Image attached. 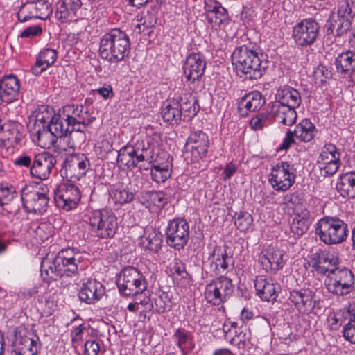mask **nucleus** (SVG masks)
<instances>
[{
  "label": "nucleus",
  "mask_w": 355,
  "mask_h": 355,
  "mask_svg": "<svg viewBox=\"0 0 355 355\" xmlns=\"http://www.w3.org/2000/svg\"><path fill=\"white\" fill-rule=\"evenodd\" d=\"M282 252L274 248H268L262 252L259 259L266 271L275 272L280 270L284 264Z\"/></svg>",
  "instance_id": "nucleus-29"
},
{
  "label": "nucleus",
  "mask_w": 355,
  "mask_h": 355,
  "mask_svg": "<svg viewBox=\"0 0 355 355\" xmlns=\"http://www.w3.org/2000/svg\"><path fill=\"white\" fill-rule=\"evenodd\" d=\"M263 57L253 46L242 45L233 51L232 62L241 78L257 80L262 77L268 68V62L262 60Z\"/></svg>",
  "instance_id": "nucleus-2"
},
{
  "label": "nucleus",
  "mask_w": 355,
  "mask_h": 355,
  "mask_svg": "<svg viewBox=\"0 0 355 355\" xmlns=\"http://www.w3.org/2000/svg\"><path fill=\"white\" fill-rule=\"evenodd\" d=\"M301 200L302 198H300L297 192L289 193L284 196L283 204L288 208L293 209L295 213H297L305 209L302 205Z\"/></svg>",
  "instance_id": "nucleus-51"
},
{
  "label": "nucleus",
  "mask_w": 355,
  "mask_h": 355,
  "mask_svg": "<svg viewBox=\"0 0 355 355\" xmlns=\"http://www.w3.org/2000/svg\"><path fill=\"white\" fill-rule=\"evenodd\" d=\"M110 196L115 202L119 204H125L131 202L134 199V194L121 187H114L111 191Z\"/></svg>",
  "instance_id": "nucleus-48"
},
{
  "label": "nucleus",
  "mask_w": 355,
  "mask_h": 355,
  "mask_svg": "<svg viewBox=\"0 0 355 355\" xmlns=\"http://www.w3.org/2000/svg\"><path fill=\"white\" fill-rule=\"evenodd\" d=\"M311 223L309 211L307 209H302L301 211L295 213L291 225V230L293 234L302 236L307 232Z\"/></svg>",
  "instance_id": "nucleus-40"
},
{
  "label": "nucleus",
  "mask_w": 355,
  "mask_h": 355,
  "mask_svg": "<svg viewBox=\"0 0 355 355\" xmlns=\"http://www.w3.org/2000/svg\"><path fill=\"white\" fill-rule=\"evenodd\" d=\"M253 223V218L247 211H240L234 216V224L237 229L241 232L248 230Z\"/></svg>",
  "instance_id": "nucleus-50"
},
{
  "label": "nucleus",
  "mask_w": 355,
  "mask_h": 355,
  "mask_svg": "<svg viewBox=\"0 0 355 355\" xmlns=\"http://www.w3.org/2000/svg\"><path fill=\"white\" fill-rule=\"evenodd\" d=\"M19 80L15 76H5L0 80V100L10 103L15 101L19 95Z\"/></svg>",
  "instance_id": "nucleus-28"
},
{
  "label": "nucleus",
  "mask_w": 355,
  "mask_h": 355,
  "mask_svg": "<svg viewBox=\"0 0 355 355\" xmlns=\"http://www.w3.org/2000/svg\"><path fill=\"white\" fill-rule=\"evenodd\" d=\"M176 95L181 105L183 120H191L199 112L200 106L197 98L192 94L183 91Z\"/></svg>",
  "instance_id": "nucleus-31"
},
{
  "label": "nucleus",
  "mask_w": 355,
  "mask_h": 355,
  "mask_svg": "<svg viewBox=\"0 0 355 355\" xmlns=\"http://www.w3.org/2000/svg\"><path fill=\"white\" fill-rule=\"evenodd\" d=\"M100 351V344L95 340H87L85 343V355H97Z\"/></svg>",
  "instance_id": "nucleus-58"
},
{
  "label": "nucleus",
  "mask_w": 355,
  "mask_h": 355,
  "mask_svg": "<svg viewBox=\"0 0 355 355\" xmlns=\"http://www.w3.org/2000/svg\"><path fill=\"white\" fill-rule=\"evenodd\" d=\"M315 234L326 245H336L345 241L348 236L347 224L337 216H324L315 224Z\"/></svg>",
  "instance_id": "nucleus-5"
},
{
  "label": "nucleus",
  "mask_w": 355,
  "mask_h": 355,
  "mask_svg": "<svg viewBox=\"0 0 355 355\" xmlns=\"http://www.w3.org/2000/svg\"><path fill=\"white\" fill-rule=\"evenodd\" d=\"M97 93L104 99H111L114 97V93L110 85H104L96 90Z\"/></svg>",
  "instance_id": "nucleus-62"
},
{
  "label": "nucleus",
  "mask_w": 355,
  "mask_h": 355,
  "mask_svg": "<svg viewBox=\"0 0 355 355\" xmlns=\"http://www.w3.org/2000/svg\"><path fill=\"white\" fill-rule=\"evenodd\" d=\"M189 239V225L183 218L171 220L166 229V241L168 245L180 250L187 244Z\"/></svg>",
  "instance_id": "nucleus-10"
},
{
  "label": "nucleus",
  "mask_w": 355,
  "mask_h": 355,
  "mask_svg": "<svg viewBox=\"0 0 355 355\" xmlns=\"http://www.w3.org/2000/svg\"><path fill=\"white\" fill-rule=\"evenodd\" d=\"M213 258H215L216 266H220L223 270H232L234 266V259L232 254L227 252V250H223L221 247L216 246L211 254Z\"/></svg>",
  "instance_id": "nucleus-45"
},
{
  "label": "nucleus",
  "mask_w": 355,
  "mask_h": 355,
  "mask_svg": "<svg viewBox=\"0 0 355 355\" xmlns=\"http://www.w3.org/2000/svg\"><path fill=\"white\" fill-rule=\"evenodd\" d=\"M12 345L15 347L13 355H35L38 351V344L33 338V334L26 328L19 327L14 331Z\"/></svg>",
  "instance_id": "nucleus-17"
},
{
  "label": "nucleus",
  "mask_w": 355,
  "mask_h": 355,
  "mask_svg": "<svg viewBox=\"0 0 355 355\" xmlns=\"http://www.w3.org/2000/svg\"><path fill=\"white\" fill-rule=\"evenodd\" d=\"M288 301L300 313L308 314L318 306L320 300L315 291L309 288H300L289 291Z\"/></svg>",
  "instance_id": "nucleus-12"
},
{
  "label": "nucleus",
  "mask_w": 355,
  "mask_h": 355,
  "mask_svg": "<svg viewBox=\"0 0 355 355\" xmlns=\"http://www.w3.org/2000/svg\"><path fill=\"white\" fill-rule=\"evenodd\" d=\"M257 295L263 301H275L281 291L280 285L271 278L263 275L257 276L254 279Z\"/></svg>",
  "instance_id": "nucleus-24"
},
{
  "label": "nucleus",
  "mask_w": 355,
  "mask_h": 355,
  "mask_svg": "<svg viewBox=\"0 0 355 355\" xmlns=\"http://www.w3.org/2000/svg\"><path fill=\"white\" fill-rule=\"evenodd\" d=\"M130 40L128 34L114 28L104 34L99 42V55L110 63H118L128 57Z\"/></svg>",
  "instance_id": "nucleus-3"
},
{
  "label": "nucleus",
  "mask_w": 355,
  "mask_h": 355,
  "mask_svg": "<svg viewBox=\"0 0 355 355\" xmlns=\"http://www.w3.org/2000/svg\"><path fill=\"white\" fill-rule=\"evenodd\" d=\"M295 169L288 162H279L273 166L269 174L268 182L277 191H286L295 181Z\"/></svg>",
  "instance_id": "nucleus-9"
},
{
  "label": "nucleus",
  "mask_w": 355,
  "mask_h": 355,
  "mask_svg": "<svg viewBox=\"0 0 355 355\" xmlns=\"http://www.w3.org/2000/svg\"><path fill=\"white\" fill-rule=\"evenodd\" d=\"M309 266L318 274L327 276L336 270L339 263V259L329 251L318 248L311 252L309 257Z\"/></svg>",
  "instance_id": "nucleus-14"
},
{
  "label": "nucleus",
  "mask_w": 355,
  "mask_h": 355,
  "mask_svg": "<svg viewBox=\"0 0 355 355\" xmlns=\"http://www.w3.org/2000/svg\"><path fill=\"white\" fill-rule=\"evenodd\" d=\"M28 128L31 133L32 141L41 148H44L41 144V137L44 132V114L43 106L32 112L29 116Z\"/></svg>",
  "instance_id": "nucleus-27"
},
{
  "label": "nucleus",
  "mask_w": 355,
  "mask_h": 355,
  "mask_svg": "<svg viewBox=\"0 0 355 355\" xmlns=\"http://www.w3.org/2000/svg\"><path fill=\"white\" fill-rule=\"evenodd\" d=\"M267 115L265 113H259L253 117L250 122L252 129L256 130L263 127V123L267 120Z\"/></svg>",
  "instance_id": "nucleus-59"
},
{
  "label": "nucleus",
  "mask_w": 355,
  "mask_h": 355,
  "mask_svg": "<svg viewBox=\"0 0 355 355\" xmlns=\"http://www.w3.org/2000/svg\"><path fill=\"white\" fill-rule=\"evenodd\" d=\"M206 68L205 58L199 53H191L186 58L183 66L186 79L191 83L199 80Z\"/></svg>",
  "instance_id": "nucleus-25"
},
{
  "label": "nucleus",
  "mask_w": 355,
  "mask_h": 355,
  "mask_svg": "<svg viewBox=\"0 0 355 355\" xmlns=\"http://www.w3.org/2000/svg\"><path fill=\"white\" fill-rule=\"evenodd\" d=\"M265 104V98L261 92L254 91L244 96L239 103L241 115L246 116L248 112L259 111Z\"/></svg>",
  "instance_id": "nucleus-32"
},
{
  "label": "nucleus",
  "mask_w": 355,
  "mask_h": 355,
  "mask_svg": "<svg viewBox=\"0 0 355 355\" xmlns=\"http://www.w3.org/2000/svg\"><path fill=\"white\" fill-rule=\"evenodd\" d=\"M269 106V114L276 122L288 126L295 123L297 116L295 109L274 101L270 103Z\"/></svg>",
  "instance_id": "nucleus-26"
},
{
  "label": "nucleus",
  "mask_w": 355,
  "mask_h": 355,
  "mask_svg": "<svg viewBox=\"0 0 355 355\" xmlns=\"http://www.w3.org/2000/svg\"><path fill=\"white\" fill-rule=\"evenodd\" d=\"M317 163L324 176L333 175L341 164L340 150L333 144H326L321 149Z\"/></svg>",
  "instance_id": "nucleus-15"
},
{
  "label": "nucleus",
  "mask_w": 355,
  "mask_h": 355,
  "mask_svg": "<svg viewBox=\"0 0 355 355\" xmlns=\"http://www.w3.org/2000/svg\"><path fill=\"white\" fill-rule=\"evenodd\" d=\"M352 22L329 15L324 25L327 35H332L335 37L346 35L352 29Z\"/></svg>",
  "instance_id": "nucleus-35"
},
{
  "label": "nucleus",
  "mask_w": 355,
  "mask_h": 355,
  "mask_svg": "<svg viewBox=\"0 0 355 355\" xmlns=\"http://www.w3.org/2000/svg\"><path fill=\"white\" fill-rule=\"evenodd\" d=\"M147 201L157 207H163L166 203L165 193L162 191H148L145 193Z\"/></svg>",
  "instance_id": "nucleus-53"
},
{
  "label": "nucleus",
  "mask_w": 355,
  "mask_h": 355,
  "mask_svg": "<svg viewBox=\"0 0 355 355\" xmlns=\"http://www.w3.org/2000/svg\"><path fill=\"white\" fill-rule=\"evenodd\" d=\"M81 6V0H58L56 3L55 17L62 22L72 21Z\"/></svg>",
  "instance_id": "nucleus-30"
},
{
  "label": "nucleus",
  "mask_w": 355,
  "mask_h": 355,
  "mask_svg": "<svg viewBox=\"0 0 355 355\" xmlns=\"http://www.w3.org/2000/svg\"><path fill=\"white\" fill-rule=\"evenodd\" d=\"M181 110V105L175 94L174 97L169 98L163 103L161 114L164 121L178 124L182 118Z\"/></svg>",
  "instance_id": "nucleus-33"
},
{
  "label": "nucleus",
  "mask_w": 355,
  "mask_h": 355,
  "mask_svg": "<svg viewBox=\"0 0 355 355\" xmlns=\"http://www.w3.org/2000/svg\"><path fill=\"white\" fill-rule=\"evenodd\" d=\"M295 135L293 131L288 129L286 132V136L283 140V142L279 146V150H287L293 144L295 143L294 140Z\"/></svg>",
  "instance_id": "nucleus-61"
},
{
  "label": "nucleus",
  "mask_w": 355,
  "mask_h": 355,
  "mask_svg": "<svg viewBox=\"0 0 355 355\" xmlns=\"http://www.w3.org/2000/svg\"><path fill=\"white\" fill-rule=\"evenodd\" d=\"M206 18L214 25H220L227 19V10L216 0H204Z\"/></svg>",
  "instance_id": "nucleus-34"
},
{
  "label": "nucleus",
  "mask_w": 355,
  "mask_h": 355,
  "mask_svg": "<svg viewBox=\"0 0 355 355\" xmlns=\"http://www.w3.org/2000/svg\"><path fill=\"white\" fill-rule=\"evenodd\" d=\"M234 291V285L230 278L220 276L206 285L205 297L207 302L219 306L226 302Z\"/></svg>",
  "instance_id": "nucleus-8"
},
{
  "label": "nucleus",
  "mask_w": 355,
  "mask_h": 355,
  "mask_svg": "<svg viewBox=\"0 0 355 355\" xmlns=\"http://www.w3.org/2000/svg\"><path fill=\"white\" fill-rule=\"evenodd\" d=\"M334 64L336 72L343 78L355 83V52L347 50L339 53L335 58Z\"/></svg>",
  "instance_id": "nucleus-21"
},
{
  "label": "nucleus",
  "mask_w": 355,
  "mask_h": 355,
  "mask_svg": "<svg viewBox=\"0 0 355 355\" xmlns=\"http://www.w3.org/2000/svg\"><path fill=\"white\" fill-rule=\"evenodd\" d=\"M336 190L344 198H355V171L343 173L338 178Z\"/></svg>",
  "instance_id": "nucleus-37"
},
{
  "label": "nucleus",
  "mask_w": 355,
  "mask_h": 355,
  "mask_svg": "<svg viewBox=\"0 0 355 355\" xmlns=\"http://www.w3.org/2000/svg\"><path fill=\"white\" fill-rule=\"evenodd\" d=\"M149 168L152 180L157 183L165 182L171 175V168L154 165H150Z\"/></svg>",
  "instance_id": "nucleus-49"
},
{
  "label": "nucleus",
  "mask_w": 355,
  "mask_h": 355,
  "mask_svg": "<svg viewBox=\"0 0 355 355\" xmlns=\"http://www.w3.org/2000/svg\"><path fill=\"white\" fill-rule=\"evenodd\" d=\"M89 167V161L84 154L68 155L64 163L66 178L71 182H75L85 175Z\"/></svg>",
  "instance_id": "nucleus-18"
},
{
  "label": "nucleus",
  "mask_w": 355,
  "mask_h": 355,
  "mask_svg": "<svg viewBox=\"0 0 355 355\" xmlns=\"http://www.w3.org/2000/svg\"><path fill=\"white\" fill-rule=\"evenodd\" d=\"M250 332L246 327H240L235 330V337L232 339V343H235L238 347H245L250 343Z\"/></svg>",
  "instance_id": "nucleus-52"
},
{
  "label": "nucleus",
  "mask_w": 355,
  "mask_h": 355,
  "mask_svg": "<svg viewBox=\"0 0 355 355\" xmlns=\"http://www.w3.org/2000/svg\"><path fill=\"white\" fill-rule=\"evenodd\" d=\"M144 301L146 310L150 311L151 309H155L158 313H163L169 311L171 308V301L166 293H162L155 297L153 299V303H149L150 299L148 297H146Z\"/></svg>",
  "instance_id": "nucleus-44"
},
{
  "label": "nucleus",
  "mask_w": 355,
  "mask_h": 355,
  "mask_svg": "<svg viewBox=\"0 0 355 355\" xmlns=\"http://www.w3.org/2000/svg\"><path fill=\"white\" fill-rule=\"evenodd\" d=\"M60 110L68 127L75 128L76 125H89L94 121V118L89 116L87 110L83 105L68 104Z\"/></svg>",
  "instance_id": "nucleus-20"
},
{
  "label": "nucleus",
  "mask_w": 355,
  "mask_h": 355,
  "mask_svg": "<svg viewBox=\"0 0 355 355\" xmlns=\"http://www.w3.org/2000/svg\"><path fill=\"white\" fill-rule=\"evenodd\" d=\"M14 198V189L12 187L4 186L0 184V202L3 203V205L7 204L8 202L10 201Z\"/></svg>",
  "instance_id": "nucleus-57"
},
{
  "label": "nucleus",
  "mask_w": 355,
  "mask_h": 355,
  "mask_svg": "<svg viewBox=\"0 0 355 355\" xmlns=\"http://www.w3.org/2000/svg\"><path fill=\"white\" fill-rule=\"evenodd\" d=\"M83 259V254L77 248L60 250L58 245L53 244L46 253V260H50L46 275L50 281L56 280L64 275L71 277L77 274L78 266Z\"/></svg>",
  "instance_id": "nucleus-1"
},
{
  "label": "nucleus",
  "mask_w": 355,
  "mask_h": 355,
  "mask_svg": "<svg viewBox=\"0 0 355 355\" xmlns=\"http://www.w3.org/2000/svg\"><path fill=\"white\" fill-rule=\"evenodd\" d=\"M86 329L84 324H80L75 327L71 331V341L73 343H78L83 340V331Z\"/></svg>",
  "instance_id": "nucleus-60"
},
{
  "label": "nucleus",
  "mask_w": 355,
  "mask_h": 355,
  "mask_svg": "<svg viewBox=\"0 0 355 355\" xmlns=\"http://www.w3.org/2000/svg\"><path fill=\"white\" fill-rule=\"evenodd\" d=\"M152 159V162H149V164L171 169L172 158L167 151L157 149L156 153L155 151L153 153Z\"/></svg>",
  "instance_id": "nucleus-47"
},
{
  "label": "nucleus",
  "mask_w": 355,
  "mask_h": 355,
  "mask_svg": "<svg viewBox=\"0 0 355 355\" xmlns=\"http://www.w3.org/2000/svg\"><path fill=\"white\" fill-rule=\"evenodd\" d=\"M209 139L202 130L192 132L187 139L185 155L191 162H198L207 156Z\"/></svg>",
  "instance_id": "nucleus-11"
},
{
  "label": "nucleus",
  "mask_w": 355,
  "mask_h": 355,
  "mask_svg": "<svg viewBox=\"0 0 355 355\" xmlns=\"http://www.w3.org/2000/svg\"><path fill=\"white\" fill-rule=\"evenodd\" d=\"M119 292L125 296L136 295L146 290L148 282L137 269L127 267L123 269L116 279Z\"/></svg>",
  "instance_id": "nucleus-6"
},
{
  "label": "nucleus",
  "mask_w": 355,
  "mask_h": 355,
  "mask_svg": "<svg viewBox=\"0 0 355 355\" xmlns=\"http://www.w3.org/2000/svg\"><path fill=\"white\" fill-rule=\"evenodd\" d=\"M330 15L352 22V19L355 16L353 3L349 2L348 0H339L336 8Z\"/></svg>",
  "instance_id": "nucleus-46"
},
{
  "label": "nucleus",
  "mask_w": 355,
  "mask_h": 355,
  "mask_svg": "<svg viewBox=\"0 0 355 355\" xmlns=\"http://www.w3.org/2000/svg\"><path fill=\"white\" fill-rule=\"evenodd\" d=\"M345 339L352 344H355V320H349L343 330Z\"/></svg>",
  "instance_id": "nucleus-55"
},
{
  "label": "nucleus",
  "mask_w": 355,
  "mask_h": 355,
  "mask_svg": "<svg viewBox=\"0 0 355 355\" xmlns=\"http://www.w3.org/2000/svg\"><path fill=\"white\" fill-rule=\"evenodd\" d=\"M301 101V96L299 92L293 87H286L278 91L276 100L274 102H278L296 109L300 105Z\"/></svg>",
  "instance_id": "nucleus-39"
},
{
  "label": "nucleus",
  "mask_w": 355,
  "mask_h": 355,
  "mask_svg": "<svg viewBox=\"0 0 355 355\" xmlns=\"http://www.w3.org/2000/svg\"><path fill=\"white\" fill-rule=\"evenodd\" d=\"M88 234L99 239L114 236L119 228L118 219L110 209H101L92 211L85 216Z\"/></svg>",
  "instance_id": "nucleus-4"
},
{
  "label": "nucleus",
  "mask_w": 355,
  "mask_h": 355,
  "mask_svg": "<svg viewBox=\"0 0 355 355\" xmlns=\"http://www.w3.org/2000/svg\"><path fill=\"white\" fill-rule=\"evenodd\" d=\"M42 28L40 27V26H30L27 28H26L25 30H24L21 34H20V37H33V36H35V35H37L39 34H42Z\"/></svg>",
  "instance_id": "nucleus-63"
},
{
  "label": "nucleus",
  "mask_w": 355,
  "mask_h": 355,
  "mask_svg": "<svg viewBox=\"0 0 355 355\" xmlns=\"http://www.w3.org/2000/svg\"><path fill=\"white\" fill-rule=\"evenodd\" d=\"M172 338L183 355L188 354L195 347L193 333L184 328L177 329Z\"/></svg>",
  "instance_id": "nucleus-36"
},
{
  "label": "nucleus",
  "mask_w": 355,
  "mask_h": 355,
  "mask_svg": "<svg viewBox=\"0 0 355 355\" xmlns=\"http://www.w3.org/2000/svg\"><path fill=\"white\" fill-rule=\"evenodd\" d=\"M162 241L161 234L152 227L145 230L139 238L140 246L153 252H157L161 249Z\"/></svg>",
  "instance_id": "nucleus-38"
},
{
  "label": "nucleus",
  "mask_w": 355,
  "mask_h": 355,
  "mask_svg": "<svg viewBox=\"0 0 355 355\" xmlns=\"http://www.w3.org/2000/svg\"><path fill=\"white\" fill-rule=\"evenodd\" d=\"M23 126L15 121L0 124V148L9 149L20 144L24 138Z\"/></svg>",
  "instance_id": "nucleus-19"
},
{
  "label": "nucleus",
  "mask_w": 355,
  "mask_h": 355,
  "mask_svg": "<svg viewBox=\"0 0 355 355\" xmlns=\"http://www.w3.org/2000/svg\"><path fill=\"white\" fill-rule=\"evenodd\" d=\"M44 71V53H39L36 57L35 64L31 68L33 75L39 76Z\"/></svg>",
  "instance_id": "nucleus-56"
},
{
  "label": "nucleus",
  "mask_w": 355,
  "mask_h": 355,
  "mask_svg": "<svg viewBox=\"0 0 355 355\" xmlns=\"http://www.w3.org/2000/svg\"><path fill=\"white\" fill-rule=\"evenodd\" d=\"M319 33L320 25L315 19H304L294 26L293 37L297 46L308 47L315 42Z\"/></svg>",
  "instance_id": "nucleus-13"
},
{
  "label": "nucleus",
  "mask_w": 355,
  "mask_h": 355,
  "mask_svg": "<svg viewBox=\"0 0 355 355\" xmlns=\"http://www.w3.org/2000/svg\"><path fill=\"white\" fill-rule=\"evenodd\" d=\"M105 293V288L101 282L95 279H89L82 284L78 297L81 302L94 304L98 302Z\"/></svg>",
  "instance_id": "nucleus-23"
},
{
  "label": "nucleus",
  "mask_w": 355,
  "mask_h": 355,
  "mask_svg": "<svg viewBox=\"0 0 355 355\" xmlns=\"http://www.w3.org/2000/svg\"><path fill=\"white\" fill-rule=\"evenodd\" d=\"M136 155L135 149L132 144L123 146L118 151L117 164H121L128 168H135L139 165V160Z\"/></svg>",
  "instance_id": "nucleus-42"
},
{
  "label": "nucleus",
  "mask_w": 355,
  "mask_h": 355,
  "mask_svg": "<svg viewBox=\"0 0 355 355\" xmlns=\"http://www.w3.org/2000/svg\"><path fill=\"white\" fill-rule=\"evenodd\" d=\"M132 145L135 149L139 164L144 162H147L148 164L152 162L153 154L156 150L155 147L152 144V139L137 140Z\"/></svg>",
  "instance_id": "nucleus-41"
},
{
  "label": "nucleus",
  "mask_w": 355,
  "mask_h": 355,
  "mask_svg": "<svg viewBox=\"0 0 355 355\" xmlns=\"http://www.w3.org/2000/svg\"><path fill=\"white\" fill-rule=\"evenodd\" d=\"M325 286L329 292L336 296H344L354 290V277L346 268H337L327 277Z\"/></svg>",
  "instance_id": "nucleus-7"
},
{
  "label": "nucleus",
  "mask_w": 355,
  "mask_h": 355,
  "mask_svg": "<svg viewBox=\"0 0 355 355\" xmlns=\"http://www.w3.org/2000/svg\"><path fill=\"white\" fill-rule=\"evenodd\" d=\"M78 187L72 184H62L54 190V201L56 206L67 211L75 209L80 200Z\"/></svg>",
  "instance_id": "nucleus-16"
},
{
  "label": "nucleus",
  "mask_w": 355,
  "mask_h": 355,
  "mask_svg": "<svg viewBox=\"0 0 355 355\" xmlns=\"http://www.w3.org/2000/svg\"><path fill=\"white\" fill-rule=\"evenodd\" d=\"M31 230L33 231V243L35 244H42L44 241V224L40 223V225H37V223H34L32 225Z\"/></svg>",
  "instance_id": "nucleus-54"
},
{
  "label": "nucleus",
  "mask_w": 355,
  "mask_h": 355,
  "mask_svg": "<svg viewBox=\"0 0 355 355\" xmlns=\"http://www.w3.org/2000/svg\"><path fill=\"white\" fill-rule=\"evenodd\" d=\"M316 78H320L321 82H324L326 79L329 78L331 76V71L323 65L319 66L314 72Z\"/></svg>",
  "instance_id": "nucleus-64"
},
{
  "label": "nucleus",
  "mask_w": 355,
  "mask_h": 355,
  "mask_svg": "<svg viewBox=\"0 0 355 355\" xmlns=\"http://www.w3.org/2000/svg\"><path fill=\"white\" fill-rule=\"evenodd\" d=\"M293 133L300 141L309 142L315 136V127L309 119H304L296 125Z\"/></svg>",
  "instance_id": "nucleus-43"
},
{
  "label": "nucleus",
  "mask_w": 355,
  "mask_h": 355,
  "mask_svg": "<svg viewBox=\"0 0 355 355\" xmlns=\"http://www.w3.org/2000/svg\"><path fill=\"white\" fill-rule=\"evenodd\" d=\"M62 117L60 110L58 109L56 112L54 107L46 105V120L49 119L48 125H46V133L49 132L52 137L51 140L52 145L55 144L58 138H61L69 131V127L64 128Z\"/></svg>",
  "instance_id": "nucleus-22"
}]
</instances>
